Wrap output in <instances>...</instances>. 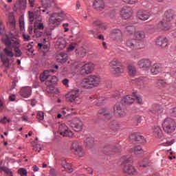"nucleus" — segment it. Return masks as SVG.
Here are the masks:
<instances>
[{
    "label": "nucleus",
    "mask_w": 176,
    "mask_h": 176,
    "mask_svg": "<svg viewBox=\"0 0 176 176\" xmlns=\"http://www.w3.org/2000/svg\"><path fill=\"white\" fill-rule=\"evenodd\" d=\"M100 82V76L91 75L83 80L82 86L85 89H93L94 86H98Z\"/></svg>",
    "instance_id": "obj_1"
},
{
    "label": "nucleus",
    "mask_w": 176,
    "mask_h": 176,
    "mask_svg": "<svg viewBox=\"0 0 176 176\" xmlns=\"http://www.w3.org/2000/svg\"><path fill=\"white\" fill-rule=\"evenodd\" d=\"M162 128L164 131L167 133V134L174 133L176 129L175 120H173L171 118H166L162 123Z\"/></svg>",
    "instance_id": "obj_2"
},
{
    "label": "nucleus",
    "mask_w": 176,
    "mask_h": 176,
    "mask_svg": "<svg viewBox=\"0 0 176 176\" xmlns=\"http://www.w3.org/2000/svg\"><path fill=\"white\" fill-rule=\"evenodd\" d=\"M126 46L131 49V50H138L141 49H144L145 47V45L144 42H139L135 40V38H129L126 41Z\"/></svg>",
    "instance_id": "obj_3"
},
{
    "label": "nucleus",
    "mask_w": 176,
    "mask_h": 176,
    "mask_svg": "<svg viewBox=\"0 0 176 176\" xmlns=\"http://www.w3.org/2000/svg\"><path fill=\"white\" fill-rule=\"evenodd\" d=\"M11 39H12V48L15 52V57H21L23 56V52L20 50V41L16 38V35L14 34H10Z\"/></svg>",
    "instance_id": "obj_4"
},
{
    "label": "nucleus",
    "mask_w": 176,
    "mask_h": 176,
    "mask_svg": "<svg viewBox=\"0 0 176 176\" xmlns=\"http://www.w3.org/2000/svg\"><path fill=\"white\" fill-rule=\"evenodd\" d=\"M72 151L74 155H77L79 157H83L85 156V153L83 152V149L80 146H79V143L78 141H74L72 144Z\"/></svg>",
    "instance_id": "obj_5"
},
{
    "label": "nucleus",
    "mask_w": 176,
    "mask_h": 176,
    "mask_svg": "<svg viewBox=\"0 0 176 176\" xmlns=\"http://www.w3.org/2000/svg\"><path fill=\"white\" fill-rule=\"evenodd\" d=\"M41 3L44 9L42 10V8L41 7V12H43V13L46 12V14H49L50 12L47 10L48 8H54L56 6V2H54V0H41Z\"/></svg>",
    "instance_id": "obj_6"
},
{
    "label": "nucleus",
    "mask_w": 176,
    "mask_h": 176,
    "mask_svg": "<svg viewBox=\"0 0 176 176\" xmlns=\"http://www.w3.org/2000/svg\"><path fill=\"white\" fill-rule=\"evenodd\" d=\"M124 174H126L128 176H137L138 175V171L134 166L131 164H126L123 168Z\"/></svg>",
    "instance_id": "obj_7"
},
{
    "label": "nucleus",
    "mask_w": 176,
    "mask_h": 176,
    "mask_svg": "<svg viewBox=\"0 0 176 176\" xmlns=\"http://www.w3.org/2000/svg\"><path fill=\"white\" fill-rule=\"evenodd\" d=\"M71 127L73 128L76 133L79 131H82V129H83V122L78 118H75L72 120L71 123Z\"/></svg>",
    "instance_id": "obj_8"
},
{
    "label": "nucleus",
    "mask_w": 176,
    "mask_h": 176,
    "mask_svg": "<svg viewBox=\"0 0 176 176\" xmlns=\"http://www.w3.org/2000/svg\"><path fill=\"white\" fill-rule=\"evenodd\" d=\"M60 16V13L54 12L51 14L49 19L50 27H57V25L61 23V19H57V16Z\"/></svg>",
    "instance_id": "obj_9"
},
{
    "label": "nucleus",
    "mask_w": 176,
    "mask_h": 176,
    "mask_svg": "<svg viewBox=\"0 0 176 176\" xmlns=\"http://www.w3.org/2000/svg\"><path fill=\"white\" fill-rule=\"evenodd\" d=\"M129 140L133 142H138L139 144H144L146 140L144 136L140 135V133H134L129 135Z\"/></svg>",
    "instance_id": "obj_10"
},
{
    "label": "nucleus",
    "mask_w": 176,
    "mask_h": 176,
    "mask_svg": "<svg viewBox=\"0 0 176 176\" xmlns=\"http://www.w3.org/2000/svg\"><path fill=\"white\" fill-rule=\"evenodd\" d=\"M151 65H152V63L151 60H149V59H141L138 62V67L144 69V71L149 70Z\"/></svg>",
    "instance_id": "obj_11"
},
{
    "label": "nucleus",
    "mask_w": 176,
    "mask_h": 176,
    "mask_svg": "<svg viewBox=\"0 0 176 176\" xmlns=\"http://www.w3.org/2000/svg\"><path fill=\"white\" fill-rule=\"evenodd\" d=\"M57 82H58V78L56 76L50 75L48 80L45 81V85L47 87H50L51 90H54V86Z\"/></svg>",
    "instance_id": "obj_12"
},
{
    "label": "nucleus",
    "mask_w": 176,
    "mask_h": 176,
    "mask_svg": "<svg viewBox=\"0 0 176 176\" xmlns=\"http://www.w3.org/2000/svg\"><path fill=\"white\" fill-rule=\"evenodd\" d=\"M98 115L104 116L106 120H109L112 118L111 110L108 107L100 109L98 111Z\"/></svg>",
    "instance_id": "obj_13"
},
{
    "label": "nucleus",
    "mask_w": 176,
    "mask_h": 176,
    "mask_svg": "<svg viewBox=\"0 0 176 176\" xmlns=\"http://www.w3.org/2000/svg\"><path fill=\"white\" fill-rule=\"evenodd\" d=\"M109 36L113 41H118V39H122L123 34L122 31L119 29H113L111 31Z\"/></svg>",
    "instance_id": "obj_14"
},
{
    "label": "nucleus",
    "mask_w": 176,
    "mask_h": 176,
    "mask_svg": "<svg viewBox=\"0 0 176 176\" xmlns=\"http://www.w3.org/2000/svg\"><path fill=\"white\" fill-rule=\"evenodd\" d=\"M122 107H123V104L120 102H117L113 107L115 112H117L120 118L126 116V110Z\"/></svg>",
    "instance_id": "obj_15"
},
{
    "label": "nucleus",
    "mask_w": 176,
    "mask_h": 176,
    "mask_svg": "<svg viewBox=\"0 0 176 176\" xmlns=\"http://www.w3.org/2000/svg\"><path fill=\"white\" fill-rule=\"evenodd\" d=\"M59 134L63 135V137H72L74 133L68 130L65 125H60L59 126Z\"/></svg>",
    "instance_id": "obj_16"
},
{
    "label": "nucleus",
    "mask_w": 176,
    "mask_h": 176,
    "mask_svg": "<svg viewBox=\"0 0 176 176\" xmlns=\"http://www.w3.org/2000/svg\"><path fill=\"white\" fill-rule=\"evenodd\" d=\"M94 69V65H93V64H85L81 69V74L82 75H89V74H91V72H93Z\"/></svg>",
    "instance_id": "obj_17"
},
{
    "label": "nucleus",
    "mask_w": 176,
    "mask_h": 176,
    "mask_svg": "<svg viewBox=\"0 0 176 176\" xmlns=\"http://www.w3.org/2000/svg\"><path fill=\"white\" fill-rule=\"evenodd\" d=\"M94 8L97 12H102L105 9V3L102 0H95L94 2Z\"/></svg>",
    "instance_id": "obj_18"
},
{
    "label": "nucleus",
    "mask_w": 176,
    "mask_h": 176,
    "mask_svg": "<svg viewBox=\"0 0 176 176\" xmlns=\"http://www.w3.org/2000/svg\"><path fill=\"white\" fill-rule=\"evenodd\" d=\"M133 37L138 42H143L142 41L145 39V32L144 30L136 31L133 34Z\"/></svg>",
    "instance_id": "obj_19"
},
{
    "label": "nucleus",
    "mask_w": 176,
    "mask_h": 176,
    "mask_svg": "<svg viewBox=\"0 0 176 176\" xmlns=\"http://www.w3.org/2000/svg\"><path fill=\"white\" fill-rule=\"evenodd\" d=\"M150 112L154 115H160L163 113V107L159 104H154L152 105Z\"/></svg>",
    "instance_id": "obj_20"
},
{
    "label": "nucleus",
    "mask_w": 176,
    "mask_h": 176,
    "mask_svg": "<svg viewBox=\"0 0 176 176\" xmlns=\"http://www.w3.org/2000/svg\"><path fill=\"white\" fill-rule=\"evenodd\" d=\"M121 16L122 19L127 20V19H130L131 17V8L129 7H123L121 10Z\"/></svg>",
    "instance_id": "obj_21"
},
{
    "label": "nucleus",
    "mask_w": 176,
    "mask_h": 176,
    "mask_svg": "<svg viewBox=\"0 0 176 176\" xmlns=\"http://www.w3.org/2000/svg\"><path fill=\"white\" fill-rule=\"evenodd\" d=\"M174 16H175V11L169 9L165 12L164 19L166 21L170 23L174 19Z\"/></svg>",
    "instance_id": "obj_22"
},
{
    "label": "nucleus",
    "mask_w": 176,
    "mask_h": 176,
    "mask_svg": "<svg viewBox=\"0 0 176 176\" xmlns=\"http://www.w3.org/2000/svg\"><path fill=\"white\" fill-rule=\"evenodd\" d=\"M31 87H25L20 90L19 94L21 97H23V98H28V97L31 96Z\"/></svg>",
    "instance_id": "obj_23"
},
{
    "label": "nucleus",
    "mask_w": 176,
    "mask_h": 176,
    "mask_svg": "<svg viewBox=\"0 0 176 176\" xmlns=\"http://www.w3.org/2000/svg\"><path fill=\"white\" fill-rule=\"evenodd\" d=\"M79 89L72 91L67 97L66 100L69 102H74V100H76L79 97Z\"/></svg>",
    "instance_id": "obj_24"
},
{
    "label": "nucleus",
    "mask_w": 176,
    "mask_h": 176,
    "mask_svg": "<svg viewBox=\"0 0 176 176\" xmlns=\"http://www.w3.org/2000/svg\"><path fill=\"white\" fill-rule=\"evenodd\" d=\"M170 22H167L166 19H164V20L161 21L158 25L157 28H160V30H162L163 31H168L170 30Z\"/></svg>",
    "instance_id": "obj_25"
},
{
    "label": "nucleus",
    "mask_w": 176,
    "mask_h": 176,
    "mask_svg": "<svg viewBox=\"0 0 176 176\" xmlns=\"http://www.w3.org/2000/svg\"><path fill=\"white\" fill-rule=\"evenodd\" d=\"M137 16L138 19L142 20V21H146V20H148V19L150 17L149 12L142 10L138 11Z\"/></svg>",
    "instance_id": "obj_26"
},
{
    "label": "nucleus",
    "mask_w": 176,
    "mask_h": 176,
    "mask_svg": "<svg viewBox=\"0 0 176 176\" xmlns=\"http://www.w3.org/2000/svg\"><path fill=\"white\" fill-rule=\"evenodd\" d=\"M168 43V39H167L166 37H159L155 41L157 46H160V47H166Z\"/></svg>",
    "instance_id": "obj_27"
},
{
    "label": "nucleus",
    "mask_w": 176,
    "mask_h": 176,
    "mask_svg": "<svg viewBox=\"0 0 176 176\" xmlns=\"http://www.w3.org/2000/svg\"><path fill=\"white\" fill-rule=\"evenodd\" d=\"M10 34H13L12 32H10L8 34H6L4 38L2 39L3 43L6 45V47H13V41L12 39V37L10 36Z\"/></svg>",
    "instance_id": "obj_28"
},
{
    "label": "nucleus",
    "mask_w": 176,
    "mask_h": 176,
    "mask_svg": "<svg viewBox=\"0 0 176 176\" xmlns=\"http://www.w3.org/2000/svg\"><path fill=\"white\" fill-rule=\"evenodd\" d=\"M50 72L53 73L54 72V69H49L44 71L40 75V80L41 82H45V80H49V78L50 76Z\"/></svg>",
    "instance_id": "obj_29"
},
{
    "label": "nucleus",
    "mask_w": 176,
    "mask_h": 176,
    "mask_svg": "<svg viewBox=\"0 0 176 176\" xmlns=\"http://www.w3.org/2000/svg\"><path fill=\"white\" fill-rule=\"evenodd\" d=\"M103 152L106 155H111L109 152H114L116 153H119L120 152V150L118 148H112L110 145H107L103 148Z\"/></svg>",
    "instance_id": "obj_30"
},
{
    "label": "nucleus",
    "mask_w": 176,
    "mask_h": 176,
    "mask_svg": "<svg viewBox=\"0 0 176 176\" xmlns=\"http://www.w3.org/2000/svg\"><path fill=\"white\" fill-rule=\"evenodd\" d=\"M151 71L153 75H157V74H160V72H162V65L154 64L152 66Z\"/></svg>",
    "instance_id": "obj_31"
},
{
    "label": "nucleus",
    "mask_w": 176,
    "mask_h": 176,
    "mask_svg": "<svg viewBox=\"0 0 176 176\" xmlns=\"http://www.w3.org/2000/svg\"><path fill=\"white\" fill-rule=\"evenodd\" d=\"M56 46L59 49V50H63L67 47V41L65 38H59V41L56 42Z\"/></svg>",
    "instance_id": "obj_32"
},
{
    "label": "nucleus",
    "mask_w": 176,
    "mask_h": 176,
    "mask_svg": "<svg viewBox=\"0 0 176 176\" xmlns=\"http://www.w3.org/2000/svg\"><path fill=\"white\" fill-rule=\"evenodd\" d=\"M122 101L126 105H131V104H133V102H134L135 98H133V96H130L127 95L122 98Z\"/></svg>",
    "instance_id": "obj_33"
},
{
    "label": "nucleus",
    "mask_w": 176,
    "mask_h": 176,
    "mask_svg": "<svg viewBox=\"0 0 176 176\" xmlns=\"http://www.w3.org/2000/svg\"><path fill=\"white\" fill-rule=\"evenodd\" d=\"M16 6L20 10H25L27 8V0H19V2L16 3L15 6Z\"/></svg>",
    "instance_id": "obj_34"
},
{
    "label": "nucleus",
    "mask_w": 176,
    "mask_h": 176,
    "mask_svg": "<svg viewBox=\"0 0 176 176\" xmlns=\"http://www.w3.org/2000/svg\"><path fill=\"white\" fill-rule=\"evenodd\" d=\"M120 127V126L119 125V123H118V121L113 120L109 124L110 130H112L114 133H116Z\"/></svg>",
    "instance_id": "obj_35"
},
{
    "label": "nucleus",
    "mask_w": 176,
    "mask_h": 176,
    "mask_svg": "<svg viewBox=\"0 0 176 176\" xmlns=\"http://www.w3.org/2000/svg\"><path fill=\"white\" fill-rule=\"evenodd\" d=\"M85 146L88 148V149H91L93 146H94V138H88L84 141Z\"/></svg>",
    "instance_id": "obj_36"
},
{
    "label": "nucleus",
    "mask_w": 176,
    "mask_h": 176,
    "mask_svg": "<svg viewBox=\"0 0 176 176\" xmlns=\"http://www.w3.org/2000/svg\"><path fill=\"white\" fill-rule=\"evenodd\" d=\"M86 49L85 48H80L76 50V54L78 58H83L86 56Z\"/></svg>",
    "instance_id": "obj_37"
},
{
    "label": "nucleus",
    "mask_w": 176,
    "mask_h": 176,
    "mask_svg": "<svg viewBox=\"0 0 176 176\" xmlns=\"http://www.w3.org/2000/svg\"><path fill=\"white\" fill-rule=\"evenodd\" d=\"M153 133L156 138H160L161 137H163V132L162 131V129H160V126H154Z\"/></svg>",
    "instance_id": "obj_38"
},
{
    "label": "nucleus",
    "mask_w": 176,
    "mask_h": 176,
    "mask_svg": "<svg viewBox=\"0 0 176 176\" xmlns=\"http://www.w3.org/2000/svg\"><path fill=\"white\" fill-rule=\"evenodd\" d=\"M166 85H167V82H166V80L160 79L157 80L155 82L156 87H158V89H163V87H166Z\"/></svg>",
    "instance_id": "obj_39"
},
{
    "label": "nucleus",
    "mask_w": 176,
    "mask_h": 176,
    "mask_svg": "<svg viewBox=\"0 0 176 176\" xmlns=\"http://www.w3.org/2000/svg\"><path fill=\"white\" fill-rule=\"evenodd\" d=\"M111 72L114 75H120L123 74V68L121 66H117V67L112 68Z\"/></svg>",
    "instance_id": "obj_40"
},
{
    "label": "nucleus",
    "mask_w": 176,
    "mask_h": 176,
    "mask_svg": "<svg viewBox=\"0 0 176 176\" xmlns=\"http://www.w3.org/2000/svg\"><path fill=\"white\" fill-rule=\"evenodd\" d=\"M133 153L136 155V156L140 157V155L144 153V150L140 146H136L133 148Z\"/></svg>",
    "instance_id": "obj_41"
},
{
    "label": "nucleus",
    "mask_w": 176,
    "mask_h": 176,
    "mask_svg": "<svg viewBox=\"0 0 176 176\" xmlns=\"http://www.w3.org/2000/svg\"><path fill=\"white\" fill-rule=\"evenodd\" d=\"M1 61L6 68H10L12 64H10V59L4 56H1Z\"/></svg>",
    "instance_id": "obj_42"
},
{
    "label": "nucleus",
    "mask_w": 176,
    "mask_h": 176,
    "mask_svg": "<svg viewBox=\"0 0 176 176\" xmlns=\"http://www.w3.org/2000/svg\"><path fill=\"white\" fill-rule=\"evenodd\" d=\"M128 71L130 76H135L137 75V69L134 66H128Z\"/></svg>",
    "instance_id": "obj_43"
},
{
    "label": "nucleus",
    "mask_w": 176,
    "mask_h": 176,
    "mask_svg": "<svg viewBox=\"0 0 176 176\" xmlns=\"http://www.w3.org/2000/svg\"><path fill=\"white\" fill-rule=\"evenodd\" d=\"M94 27H98L99 30H107V26L102 23L100 21H95L93 23Z\"/></svg>",
    "instance_id": "obj_44"
},
{
    "label": "nucleus",
    "mask_w": 176,
    "mask_h": 176,
    "mask_svg": "<svg viewBox=\"0 0 176 176\" xmlns=\"http://www.w3.org/2000/svg\"><path fill=\"white\" fill-rule=\"evenodd\" d=\"M3 52L8 57H13L14 56V53H13L10 47H6Z\"/></svg>",
    "instance_id": "obj_45"
},
{
    "label": "nucleus",
    "mask_w": 176,
    "mask_h": 176,
    "mask_svg": "<svg viewBox=\"0 0 176 176\" xmlns=\"http://www.w3.org/2000/svg\"><path fill=\"white\" fill-rule=\"evenodd\" d=\"M109 66L111 68H115V67H120V62L118 59L114 58L110 62Z\"/></svg>",
    "instance_id": "obj_46"
},
{
    "label": "nucleus",
    "mask_w": 176,
    "mask_h": 176,
    "mask_svg": "<svg viewBox=\"0 0 176 176\" xmlns=\"http://www.w3.org/2000/svg\"><path fill=\"white\" fill-rule=\"evenodd\" d=\"M136 82L140 86H145V83L146 82V77H140L139 78L136 79Z\"/></svg>",
    "instance_id": "obj_47"
},
{
    "label": "nucleus",
    "mask_w": 176,
    "mask_h": 176,
    "mask_svg": "<svg viewBox=\"0 0 176 176\" xmlns=\"http://www.w3.org/2000/svg\"><path fill=\"white\" fill-rule=\"evenodd\" d=\"M126 32L129 35H133V34H135V27L134 25H128L126 27Z\"/></svg>",
    "instance_id": "obj_48"
},
{
    "label": "nucleus",
    "mask_w": 176,
    "mask_h": 176,
    "mask_svg": "<svg viewBox=\"0 0 176 176\" xmlns=\"http://www.w3.org/2000/svg\"><path fill=\"white\" fill-rule=\"evenodd\" d=\"M0 171H3L6 174H7V175H9V174H10V175H11L13 174L12 170L6 166H0Z\"/></svg>",
    "instance_id": "obj_49"
},
{
    "label": "nucleus",
    "mask_w": 176,
    "mask_h": 176,
    "mask_svg": "<svg viewBox=\"0 0 176 176\" xmlns=\"http://www.w3.org/2000/svg\"><path fill=\"white\" fill-rule=\"evenodd\" d=\"M60 63L61 64H64V63H67V61L68 60V58H67V54L60 53Z\"/></svg>",
    "instance_id": "obj_50"
},
{
    "label": "nucleus",
    "mask_w": 176,
    "mask_h": 176,
    "mask_svg": "<svg viewBox=\"0 0 176 176\" xmlns=\"http://www.w3.org/2000/svg\"><path fill=\"white\" fill-rule=\"evenodd\" d=\"M18 173L21 175V176H27L28 173L27 172V170L24 168H21L19 169L18 170Z\"/></svg>",
    "instance_id": "obj_51"
},
{
    "label": "nucleus",
    "mask_w": 176,
    "mask_h": 176,
    "mask_svg": "<svg viewBox=\"0 0 176 176\" xmlns=\"http://www.w3.org/2000/svg\"><path fill=\"white\" fill-rule=\"evenodd\" d=\"M133 97H134V98L136 100L138 104H142V98L137 96V94L135 92L133 93Z\"/></svg>",
    "instance_id": "obj_52"
},
{
    "label": "nucleus",
    "mask_w": 176,
    "mask_h": 176,
    "mask_svg": "<svg viewBox=\"0 0 176 176\" xmlns=\"http://www.w3.org/2000/svg\"><path fill=\"white\" fill-rule=\"evenodd\" d=\"M33 13L34 14V19H39L41 16V7L36 8Z\"/></svg>",
    "instance_id": "obj_53"
},
{
    "label": "nucleus",
    "mask_w": 176,
    "mask_h": 176,
    "mask_svg": "<svg viewBox=\"0 0 176 176\" xmlns=\"http://www.w3.org/2000/svg\"><path fill=\"white\" fill-rule=\"evenodd\" d=\"M9 23L12 28H14L16 27V21L14 20V16L9 17Z\"/></svg>",
    "instance_id": "obj_54"
},
{
    "label": "nucleus",
    "mask_w": 176,
    "mask_h": 176,
    "mask_svg": "<svg viewBox=\"0 0 176 176\" xmlns=\"http://www.w3.org/2000/svg\"><path fill=\"white\" fill-rule=\"evenodd\" d=\"M41 21H42V19H38L36 22V24H38V25H37V28L38 30H43V28H45V26L43 25V23H42Z\"/></svg>",
    "instance_id": "obj_55"
},
{
    "label": "nucleus",
    "mask_w": 176,
    "mask_h": 176,
    "mask_svg": "<svg viewBox=\"0 0 176 176\" xmlns=\"http://www.w3.org/2000/svg\"><path fill=\"white\" fill-rule=\"evenodd\" d=\"M36 118L38 120H43L45 119V113L43 111H38Z\"/></svg>",
    "instance_id": "obj_56"
},
{
    "label": "nucleus",
    "mask_w": 176,
    "mask_h": 176,
    "mask_svg": "<svg viewBox=\"0 0 176 176\" xmlns=\"http://www.w3.org/2000/svg\"><path fill=\"white\" fill-rule=\"evenodd\" d=\"M105 99L102 97L99 98L98 102L96 103L97 107H101L102 105H104L105 104Z\"/></svg>",
    "instance_id": "obj_57"
},
{
    "label": "nucleus",
    "mask_w": 176,
    "mask_h": 176,
    "mask_svg": "<svg viewBox=\"0 0 176 176\" xmlns=\"http://www.w3.org/2000/svg\"><path fill=\"white\" fill-rule=\"evenodd\" d=\"M63 168H65L66 171H67L68 173H72L73 169H72V166L71 165V164H68L65 166H63Z\"/></svg>",
    "instance_id": "obj_58"
},
{
    "label": "nucleus",
    "mask_w": 176,
    "mask_h": 176,
    "mask_svg": "<svg viewBox=\"0 0 176 176\" xmlns=\"http://www.w3.org/2000/svg\"><path fill=\"white\" fill-rule=\"evenodd\" d=\"M122 1L129 5H134L138 2V0H122Z\"/></svg>",
    "instance_id": "obj_59"
},
{
    "label": "nucleus",
    "mask_w": 176,
    "mask_h": 176,
    "mask_svg": "<svg viewBox=\"0 0 176 176\" xmlns=\"http://www.w3.org/2000/svg\"><path fill=\"white\" fill-rule=\"evenodd\" d=\"M146 31L149 32V34H153L155 32V28L153 25H148L146 28Z\"/></svg>",
    "instance_id": "obj_60"
},
{
    "label": "nucleus",
    "mask_w": 176,
    "mask_h": 176,
    "mask_svg": "<svg viewBox=\"0 0 176 176\" xmlns=\"http://www.w3.org/2000/svg\"><path fill=\"white\" fill-rule=\"evenodd\" d=\"M22 36L25 41V42H28V41H30L31 39V36H30V35L28 34H25V33H23L22 34Z\"/></svg>",
    "instance_id": "obj_61"
},
{
    "label": "nucleus",
    "mask_w": 176,
    "mask_h": 176,
    "mask_svg": "<svg viewBox=\"0 0 176 176\" xmlns=\"http://www.w3.org/2000/svg\"><path fill=\"white\" fill-rule=\"evenodd\" d=\"M35 19L34 12H32L31 11H29V20L30 23H32L34 21V19Z\"/></svg>",
    "instance_id": "obj_62"
},
{
    "label": "nucleus",
    "mask_w": 176,
    "mask_h": 176,
    "mask_svg": "<svg viewBox=\"0 0 176 176\" xmlns=\"http://www.w3.org/2000/svg\"><path fill=\"white\" fill-rule=\"evenodd\" d=\"M75 47H76V43H71L69 45V47L67 48V51L72 52V50H74V49H75Z\"/></svg>",
    "instance_id": "obj_63"
},
{
    "label": "nucleus",
    "mask_w": 176,
    "mask_h": 176,
    "mask_svg": "<svg viewBox=\"0 0 176 176\" xmlns=\"http://www.w3.org/2000/svg\"><path fill=\"white\" fill-rule=\"evenodd\" d=\"M133 121L134 122H137V123H140L142 118L140 116H135V117H133Z\"/></svg>",
    "instance_id": "obj_64"
}]
</instances>
